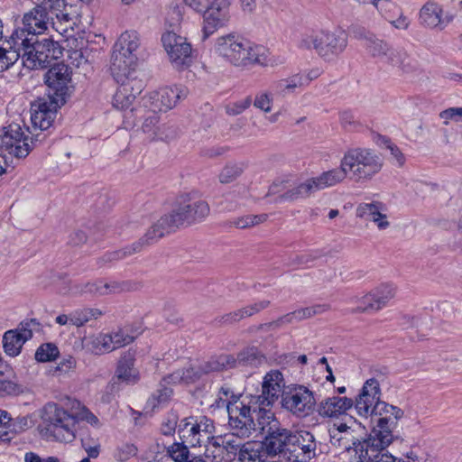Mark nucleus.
Returning a JSON list of instances; mask_svg holds the SVG:
<instances>
[{
    "mask_svg": "<svg viewBox=\"0 0 462 462\" xmlns=\"http://www.w3.org/2000/svg\"><path fill=\"white\" fill-rule=\"evenodd\" d=\"M71 6H68L65 0H38L37 5L23 17V27L15 29L13 32H23L21 38H38L50 24L53 15L60 21H70Z\"/></svg>",
    "mask_w": 462,
    "mask_h": 462,
    "instance_id": "nucleus-1",
    "label": "nucleus"
},
{
    "mask_svg": "<svg viewBox=\"0 0 462 462\" xmlns=\"http://www.w3.org/2000/svg\"><path fill=\"white\" fill-rule=\"evenodd\" d=\"M216 51L226 60L237 67H246L267 62V51L239 35L230 33L218 37Z\"/></svg>",
    "mask_w": 462,
    "mask_h": 462,
    "instance_id": "nucleus-2",
    "label": "nucleus"
},
{
    "mask_svg": "<svg viewBox=\"0 0 462 462\" xmlns=\"http://www.w3.org/2000/svg\"><path fill=\"white\" fill-rule=\"evenodd\" d=\"M23 32H14V40L16 45H22L23 66L28 69L47 68L53 60L60 59L63 48L51 38H21Z\"/></svg>",
    "mask_w": 462,
    "mask_h": 462,
    "instance_id": "nucleus-3",
    "label": "nucleus"
},
{
    "mask_svg": "<svg viewBox=\"0 0 462 462\" xmlns=\"http://www.w3.org/2000/svg\"><path fill=\"white\" fill-rule=\"evenodd\" d=\"M342 166L357 182L371 180L383 169V159L376 151L365 147H353L344 153Z\"/></svg>",
    "mask_w": 462,
    "mask_h": 462,
    "instance_id": "nucleus-4",
    "label": "nucleus"
},
{
    "mask_svg": "<svg viewBox=\"0 0 462 462\" xmlns=\"http://www.w3.org/2000/svg\"><path fill=\"white\" fill-rule=\"evenodd\" d=\"M140 47V37L135 31H125L116 42L113 53L111 72L116 81L129 78L137 64V50Z\"/></svg>",
    "mask_w": 462,
    "mask_h": 462,
    "instance_id": "nucleus-5",
    "label": "nucleus"
},
{
    "mask_svg": "<svg viewBox=\"0 0 462 462\" xmlns=\"http://www.w3.org/2000/svg\"><path fill=\"white\" fill-rule=\"evenodd\" d=\"M300 49L315 50L325 60L338 57L347 46V35L344 31L321 30L311 34H303L298 44Z\"/></svg>",
    "mask_w": 462,
    "mask_h": 462,
    "instance_id": "nucleus-6",
    "label": "nucleus"
},
{
    "mask_svg": "<svg viewBox=\"0 0 462 462\" xmlns=\"http://www.w3.org/2000/svg\"><path fill=\"white\" fill-rule=\"evenodd\" d=\"M43 430L47 438L60 442H71L75 439V416L54 402L47 403L42 412Z\"/></svg>",
    "mask_w": 462,
    "mask_h": 462,
    "instance_id": "nucleus-7",
    "label": "nucleus"
},
{
    "mask_svg": "<svg viewBox=\"0 0 462 462\" xmlns=\"http://www.w3.org/2000/svg\"><path fill=\"white\" fill-rule=\"evenodd\" d=\"M258 412V429L264 434V439L261 441V444L268 457L288 453V444L291 431L281 427L280 422L275 419L274 413L271 410L262 408Z\"/></svg>",
    "mask_w": 462,
    "mask_h": 462,
    "instance_id": "nucleus-8",
    "label": "nucleus"
},
{
    "mask_svg": "<svg viewBox=\"0 0 462 462\" xmlns=\"http://www.w3.org/2000/svg\"><path fill=\"white\" fill-rule=\"evenodd\" d=\"M44 139L45 135L42 133L29 137L19 124L12 123L0 130V151L23 159L28 156L36 143H42Z\"/></svg>",
    "mask_w": 462,
    "mask_h": 462,
    "instance_id": "nucleus-9",
    "label": "nucleus"
},
{
    "mask_svg": "<svg viewBox=\"0 0 462 462\" xmlns=\"http://www.w3.org/2000/svg\"><path fill=\"white\" fill-rule=\"evenodd\" d=\"M167 214L154 223L138 241L122 249L108 252L104 254L102 260L106 263L125 259L134 254L139 253L146 246L155 244L160 238L175 231V227Z\"/></svg>",
    "mask_w": 462,
    "mask_h": 462,
    "instance_id": "nucleus-10",
    "label": "nucleus"
},
{
    "mask_svg": "<svg viewBox=\"0 0 462 462\" xmlns=\"http://www.w3.org/2000/svg\"><path fill=\"white\" fill-rule=\"evenodd\" d=\"M254 402L245 403L244 401L228 408V425L239 439L249 438L258 429V411L262 409Z\"/></svg>",
    "mask_w": 462,
    "mask_h": 462,
    "instance_id": "nucleus-11",
    "label": "nucleus"
},
{
    "mask_svg": "<svg viewBox=\"0 0 462 462\" xmlns=\"http://www.w3.org/2000/svg\"><path fill=\"white\" fill-rule=\"evenodd\" d=\"M216 427L214 420L207 416L187 417L179 422V438L189 447H201L213 438Z\"/></svg>",
    "mask_w": 462,
    "mask_h": 462,
    "instance_id": "nucleus-12",
    "label": "nucleus"
},
{
    "mask_svg": "<svg viewBox=\"0 0 462 462\" xmlns=\"http://www.w3.org/2000/svg\"><path fill=\"white\" fill-rule=\"evenodd\" d=\"M209 206L202 199L183 197L176 203L172 210L167 214L175 229L183 225H192L203 221L209 214Z\"/></svg>",
    "mask_w": 462,
    "mask_h": 462,
    "instance_id": "nucleus-13",
    "label": "nucleus"
},
{
    "mask_svg": "<svg viewBox=\"0 0 462 462\" xmlns=\"http://www.w3.org/2000/svg\"><path fill=\"white\" fill-rule=\"evenodd\" d=\"M402 416V410L380 401L377 406L374 407V413L371 416L374 426L369 434L374 441L383 439L386 436L393 439V430L397 426L398 420Z\"/></svg>",
    "mask_w": 462,
    "mask_h": 462,
    "instance_id": "nucleus-14",
    "label": "nucleus"
},
{
    "mask_svg": "<svg viewBox=\"0 0 462 462\" xmlns=\"http://www.w3.org/2000/svg\"><path fill=\"white\" fill-rule=\"evenodd\" d=\"M188 94V88L181 85L164 87L144 96L142 98L143 106L153 114L166 112L173 108L178 102L185 99Z\"/></svg>",
    "mask_w": 462,
    "mask_h": 462,
    "instance_id": "nucleus-15",
    "label": "nucleus"
},
{
    "mask_svg": "<svg viewBox=\"0 0 462 462\" xmlns=\"http://www.w3.org/2000/svg\"><path fill=\"white\" fill-rule=\"evenodd\" d=\"M45 83L49 88V98L65 104L72 88L70 69L62 62L54 64L45 75Z\"/></svg>",
    "mask_w": 462,
    "mask_h": 462,
    "instance_id": "nucleus-16",
    "label": "nucleus"
},
{
    "mask_svg": "<svg viewBox=\"0 0 462 462\" xmlns=\"http://www.w3.org/2000/svg\"><path fill=\"white\" fill-rule=\"evenodd\" d=\"M316 400L313 393L307 387L298 385L282 395V406L298 418H305L315 408Z\"/></svg>",
    "mask_w": 462,
    "mask_h": 462,
    "instance_id": "nucleus-17",
    "label": "nucleus"
},
{
    "mask_svg": "<svg viewBox=\"0 0 462 462\" xmlns=\"http://www.w3.org/2000/svg\"><path fill=\"white\" fill-rule=\"evenodd\" d=\"M162 42L174 68L184 69L190 66L192 49L184 37L168 32L162 34Z\"/></svg>",
    "mask_w": 462,
    "mask_h": 462,
    "instance_id": "nucleus-18",
    "label": "nucleus"
},
{
    "mask_svg": "<svg viewBox=\"0 0 462 462\" xmlns=\"http://www.w3.org/2000/svg\"><path fill=\"white\" fill-rule=\"evenodd\" d=\"M289 459L297 462H308L317 454V442L313 434L307 430L291 432L289 439Z\"/></svg>",
    "mask_w": 462,
    "mask_h": 462,
    "instance_id": "nucleus-19",
    "label": "nucleus"
},
{
    "mask_svg": "<svg viewBox=\"0 0 462 462\" xmlns=\"http://www.w3.org/2000/svg\"><path fill=\"white\" fill-rule=\"evenodd\" d=\"M202 39L206 40L229 21V3L227 0H213L203 11Z\"/></svg>",
    "mask_w": 462,
    "mask_h": 462,
    "instance_id": "nucleus-20",
    "label": "nucleus"
},
{
    "mask_svg": "<svg viewBox=\"0 0 462 462\" xmlns=\"http://www.w3.org/2000/svg\"><path fill=\"white\" fill-rule=\"evenodd\" d=\"M285 386L282 374L278 370H272L267 373L262 383V394L257 396H252V400L254 404H258L260 407L272 406L279 397L285 392L283 388Z\"/></svg>",
    "mask_w": 462,
    "mask_h": 462,
    "instance_id": "nucleus-21",
    "label": "nucleus"
},
{
    "mask_svg": "<svg viewBox=\"0 0 462 462\" xmlns=\"http://www.w3.org/2000/svg\"><path fill=\"white\" fill-rule=\"evenodd\" d=\"M130 289L131 285L128 282H119L116 281L104 282L97 280L88 282L75 283L69 288L68 293L74 296H101L110 293H118L124 291H129Z\"/></svg>",
    "mask_w": 462,
    "mask_h": 462,
    "instance_id": "nucleus-22",
    "label": "nucleus"
},
{
    "mask_svg": "<svg viewBox=\"0 0 462 462\" xmlns=\"http://www.w3.org/2000/svg\"><path fill=\"white\" fill-rule=\"evenodd\" d=\"M63 105L54 98H49V100L39 99L31 108V120L33 128L35 130L40 129V133L46 136L42 132L51 126L56 117L57 109Z\"/></svg>",
    "mask_w": 462,
    "mask_h": 462,
    "instance_id": "nucleus-23",
    "label": "nucleus"
},
{
    "mask_svg": "<svg viewBox=\"0 0 462 462\" xmlns=\"http://www.w3.org/2000/svg\"><path fill=\"white\" fill-rule=\"evenodd\" d=\"M380 398L381 389L378 381L374 378L366 380L356 398L355 407L357 413L365 418L373 416L374 407L380 402Z\"/></svg>",
    "mask_w": 462,
    "mask_h": 462,
    "instance_id": "nucleus-24",
    "label": "nucleus"
},
{
    "mask_svg": "<svg viewBox=\"0 0 462 462\" xmlns=\"http://www.w3.org/2000/svg\"><path fill=\"white\" fill-rule=\"evenodd\" d=\"M394 296V288L391 284H382L361 299L358 311L379 310L386 306Z\"/></svg>",
    "mask_w": 462,
    "mask_h": 462,
    "instance_id": "nucleus-25",
    "label": "nucleus"
},
{
    "mask_svg": "<svg viewBox=\"0 0 462 462\" xmlns=\"http://www.w3.org/2000/svg\"><path fill=\"white\" fill-rule=\"evenodd\" d=\"M393 439L388 438V436L383 438V439H377L371 442L368 449L365 451V456L360 462H416L408 457V459L402 460L397 458L386 451V448L392 443Z\"/></svg>",
    "mask_w": 462,
    "mask_h": 462,
    "instance_id": "nucleus-26",
    "label": "nucleus"
},
{
    "mask_svg": "<svg viewBox=\"0 0 462 462\" xmlns=\"http://www.w3.org/2000/svg\"><path fill=\"white\" fill-rule=\"evenodd\" d=\"M329 437L332 446L346 451L353 450L357 456L359 461L362 460L363 457L365 456V451L369 448L366 446L370 445L371 442L374 441L370 434L365 439H358L354 434L346 435L341 433L329 435Z\"/></svg>",
    "mask_w": 462,
    "mask_h": 462,
    "instance_id": "nucleus-27",
    "label": "nucleus"
},
{
    "mask_svg": "<svg viewBox=\"0 0 462 462\" xmlns=\"http://www.w3.org/2000/svg\"><path fill=\"white\" fill-rule=\"evenodd\" d=\"M385 207L382 202L374 201L371 203H361L357 206L356 217L366 221L374 222L380 230L390 226L386 214L383 213Z\"/></svg>",
    "mask_w": 462,
    "mask_h": 462,
    "instance_id": "nucleus-28",
    "label": "nucleus"
},
{
    "mask_svg": "<svg viewBox=\"0 0 462 462\" xmlns=\"http://www.w3.org/2000/svg\"><path fill=\"white\" fill-rule=\"evenodd\" d=\"M134 339V336L130 335L128 329L125 328L108 334H101L96 338V342L100 346V351L111 352L131 344Z\"/></svg>",
    "mask_w": 462,
    "mask_h": 462,
    "instance_id": "nucleus-29",
    "label": "nucleus"
},
{
    "mask_svg": "<svg viewBox=\"0 0 462 462\" xmlns=\"http://www.w3.org/2000/svg\"><path fill=\"white\" fill-rule=\"evenodd\" d=\"M353 401L347 397L332 396L319 403V413L323 417H337L353 406Z\"/></svg>",
    "mask_w": 462,
    "mask_h": 462,
    "instance_id": "nucleus-30",
    "label": "nucleus"
},
{
    "mask_svg": "<svg viewBox=\"0 0 462 462\" xmlns=\"http://www.w3.org/2000/svg\"><path fill=\"white\" fill-rule=\"evenodd\" d=\"M123 78L122 80L117 81L121 86L117 88L113 97V105L118 109H127L131 106L136 97V94H140V88L134 93V82Z\"/></svg>",
    "mask_w": 462,
    "mask_h": 462,
    "instance_id": "nucleus-31",
    "label": "nucleus"
},
{
    "mask_svg": "<svg viewBox=\"0 0 462 462\" xmlns=\"http://www.w3.org/2000/svg\"><path fill=\"white\" fill-rule=\"evenodd\" d=\"M134 357L132 354L124 355L118 361L116 374L119 381L134 384L139 380V372L134 368Z\"/></svg>",
    "mask_w": 462,
    "mask_h": 462,
    "instance_id": "nucleus-32",
    "label": "nucleus"
},
{
    "mask_svg": "<svg viewBox=\"0 0 462 462\" xmlns=\"http://www.w3.org/2000/svg\"><path fill=\"white\" fill-rule=\"evenodd\" d=\"M347 176L346 168L342 166V161L340 162V167L329 170L322 172L317 177L311 178L316 191L324 189L326 188L332 187L341 181H343Z\"/></svg>",
    "mask_w": 462,
    "mask_h": 462,
    "instance_id": "nucleus-33",
    "label": "nucleus"
},
{
    "mask_svg": "<svg viewBox=\"0 0 462 462\" xmlns=\"http://www.w3.org/2000/svg\"><path fill=\"white\" fill-rule=\"evenodd\" d=\"M14 37V32L11 34L10 40L6 42L7 46L0 47V72L9 69L22 58V45H16Z\"/></svg>",
    "mask_w": 462,
    "mask_h": 462,
    "instance_id": "nucleus-34",
    "label": "nucleus"
},
{
    "mask_svg": "<svg viewBox=\"0 0 462 462\" xmlns=\"http://www.w3.org/2000/svg\"><path fill=\"white\" fill-rule=\"evenodd\" d=\"M268 458L261 442H245L237 457L238 462H265Z\"/></svg>",
    "mask_w": 462,
    "mask_h": 462,
    "instance_id": "nucleus-35",
    "label": "nucleus"
},
{
    "mask_svg": "<svg viewBox=\"0 0 462 462\" xmlns=\"http://www.w3.org/2000/svg\"><path fill=\"white\" fill-rule=\"evenodd\" d=\"M316 192L311 178L289 189L275 199V202L294 201L306 199Z\"/></svg>",
    "mask_w": 462,
    "mask_h": 462,
    "instance_id": "nucleus-36",
    "label": "nucleus"
},
{
    "mask_svg": "<svg viewBox=\"0 0 462 462\" xmlns=\"http://www.w3.org/2000/svg\"><path fill=\"white\" fill-rule=\"evenodd\" d=\"M442 14L443 10L440 5L435 2L429 1L420 11V23L429 28H439Z\"/></svg>",
    "mask_w": 462,
    "mask_h": 462,
    "instance_id": "nucleus-37",
    "label": "nucleus"
},
{
    "mask_svg": "<svg viewBox=\"0 0 462 462\" xmlns=\"http://www.w3.org/2000/svg\"><path fill=\"white\" fill-rule=\"evenodd\" d=\"M202 376V373L200 371L199 366L198 368L195 367H188L185 369H180L174 371L173 373L165 376L162 381L165 383H185L189 384L197 382Z\"/></svg>",
    "mask_w": 462,
    "mask_h": 462,
    "instance_id": "nucleus-38",
    "label": "nucleus"
},
{
    "mask_svg": "<svg viewBox=\"0 0 462 462\" xmlns=\"http://www.w3.org/2000/svg\"><path fill=\"white\" fill-rule=\"evenodd\" d=\"M240 367H258L265 360L264 356L256 346H247L237 353Z\"/></svg>",
    "mask_w": 462,
    "mask_h": 462,
    "instance_id": "nucleus-39",
    "label": "nucleus"
},
{
    "mask_svg": "<svg viewBox=\"0 0 462 462\" xmlns=\"http://www.w3.org/2000/svg\"><path fill=\"white\" fill-rule=\"evenodd\" d=\"M25 341L18 336L16 330H7L3 336L5 352L10 356H16L21 353Z\"/></svg>",
    "mask_w": 462,
    "mask_h": 462,
    "instance_id": "nucleus-40",
    "label": "nucleus"
},
{
    "mask_svg": "<svg viewBox=\"0 0 462 462\" xmlns=\"http://www.w3.org/2000/svg\"><path fill=\"white\" fill-rule=\"evenodd\" d=\"M313 316H315V311L311 310L310 307H306L282 316L278 319L269 323V327L279 328L283 324L300 321Z\"/></svg>",
    "mask_w": 462,
    "mask_h": 462,
    "instance_id": "nucleus-41",
    "label": "nucleus"
},
{
    "mask_svg": "<svg viewBox=\"0 0 462 462\" xmlns=\"http://www.w3.org/2000/svg\"><path fill=\"white\" fill-rule=\"evenodd\" d=\"M103 315L98 309L76 310L69 314V323L76 327H82L91 319H97Z\"/></svg>",
    "mask_w": 462,
    "mask_h": 462,
    "instance_id": "nucleus-42",
    "label": "nucleus"
},
{
    "mask_svg": "<svg viewBox=\"0 0 462 462\" xmlns=\"http://www.w3.org/2000/svg\"><path fill=\"white\" fill-rule=\"evenodd\" d=\"M300 87H303L300 74L280 79L273 84L274 90L282 95L292 93L297 88Z\"/></svg>",
    "mask_w": 462,
    "mask_h": 462,
    "instance_id": "nucleus-43",
    "label": "nucleus"
},
{
    "mask_svg": "<svg viewBox=\"0 0 462 462\" xmlns=\"http://www.w3.org/2000/svg\"><path fill=\"white\" fill-rule=\"evenodd\" d=\"M384 60L393 66L399 67L403 70H408L411 68L408 53L403 49H392L388 51Z\"/></svg>",
    "mask_w": 462,
    "mask_h": 462,
    "instance_id": "nucleus-44",
    "label": "nucleus"
},
{
    "mask_svg": "<svg viewBox=\"0 0 462 462\" xmlns=\"http://www.w3.org/2000/svg\"><path fill=\"white\" fill-rule=\"evenodd\" d=\"M188 444L180 440V442H174L167 448V455L174 462H189V450Z\"/></svg>",
    "mask_w": 462,
    "mask_h": 462,
    "instance_id": "nucleus-45",
    "label": "nucleus"
},
{
    "mask_svg": "<svg viewBox=\"0 0 462 462\" xmlns=\"http://www.w3.org/2000/svg\"><path fill=\"white\" fill-rule=\"evenodd\" d=\"M366 50L372 56L384 60L390 51V47L383 41L374 39L372 36L365 37Z\"/></svg>",
    "mask_w": 462,
    "mask_h": 462,
    "instance_id": "nucleus-46",
    "label": "nucleus"
},
{
    "mask_svg": "<svg viewBox=\"0 0 462 462\" xmlns=\"http://www.w3.org/2000/svg\"><path fill=\"white\" fill-rule=\"evenodd\" d=\"M60 355L58 346L53 343L42 344L35 352V359L45 363L55 360Z\"/></svg>",
    "mask_w": 462,
    "mask_h": 462,
    "instance_id": "nucleus-47",
    "label": "nucleus"
},
{
    "mask_svg": "<svg viewBox=\"0 0 462 462\" xmlns=\"http://www.w3.org/2000/svg\"><path fill=\"white\" fill-rule=\"evenodd\" d=\"M219 439L221 440L222 448L227 452V454L238 457L244 443L241 439L234 434L233 430H231L230 433L220 437Z\"/></svg>",
    "mask_w": 462,
    "mask_h": 462,
    "instance_id": "nucleus-48",
    "label": "nucleus"
},
{
    "mask_svg": "<svg viewBox=\"0 0 462 462\" xmlns=\"http://www.w3.org/2000/svg\"><path fill=\"white\" fill-rule=\"evenodd\" d=\"M40 329L41 323L36 319H29L23 320L14 330L26 342L32 337L34 331H39Z\"/></svg>",
    "mask_w": 462,
    "mask_h": 462,
    "instance_id": "nucleus-49",
    "label": "nucleus"
},
{
    "mask_svg": "<svg viewBox=\"0 0 462 462\" xmlns=\"http://www.w3.org/2000/svg\"><path fill=\"white\" fill-rule=\"evenodd\" d=\"M268 219L265 213L259 215H247L235 218L232 224L238 228H248L264 223Z\"/></svg>",
    "mask_w": 462,
    "mask_h": 462,
    "instance_id": "nucleus-50",
    "label": "nucleus"
},
{
    "mask_svg": "<svg viewBox=\"0 0 462 462\" xmlns=\"http://www.w3.org/2000/svg\"><path fill=\"white\" fill-rule=\"evenodd\" d=\"M243 172V167L240 164L231 163L224 167L219 174V181L226 184L234 181Z\"/></svg>",
    "mask_w": 462,
    "mask_h": 462,
    "instance_id": "nucleus-51",
    "label": "nucleus"
},
{
    "mask_svg": "<svg viewBox=\"0 0 462 462\" xmlns=\"http://www.w3.org/2000/svg\"><path fill=\"white\" fill-rule=\"evenodd\" d=\"M172 390L161 384V387L148 399V405L152 409L162 404H164L171 397Z\"/></svg>",
    "mask_w": 462,
    "mask_h": 462,
    "instance_id": "nucleus-52",
    "label": "nucleus"
},
{
    "mask_svg": "<svg viewBox=\"0 0 462 462\" xmlns=\"http://www.w3.org/2000/svg\"><path fill=\"white\" fill-rule=\"evenodd\" d=\"M15 378H0V395H15L22 392Z\"/></svg>",
    "mask_w": 462,
    "mask_h": 462,
    "instance_id": "nucleus-53",
    "label": "nucleus"
},
{
    "mask_svg": "<svg viewBox=\"0 0 462 462\" xmlns=\"http://www.w3.org/2000/svg\"><path fill=\"white\" fill-rule=\"evenodd\" d=\"M136 453L137 448L134 444L125 443L116 448L115 457L123 462L135 456Z\"/></svg>",
    "mask_w": 462,
    "mask_h": 462,
    "instance_id": "nucleus-54",
    "label": "nucleus"
},
{
    "mask_svg": "<svg viewBox=\"0 0 462 462\" xmlns=\"http://www.w3.org/2000/svg\"><path fill=\"white\" fill-rule=\"evenodd\" d=\"M218 356L222 371L240 367L238 364V356L232 354H221Z\"/></svg>",
    "mask_w": 462,
    "mask_h": 462,
    "instance_id": "nucleus-55",
    "label": "nucleus"
},
{
    "mask_svg": "<svg viewBox=\"0 0 462 462\" xmlns=\"http://www.w3.org/2000/svg\"><path fill=\"white\" fill-rule=\"evenodd\" d=\"M245 318L246 317L245 314L244 313V309L242 308L219 317L218 319H217V321L220 324L231 325L240 321Z\"/></svg>",
    "mask_w": 462,
    "mask_h": 462,
    "instance_id": "nucleus-56",
    "label": "nucleus"
},
{
    "mask_svg": "<svg viewBox=\"0 0 462 462\" xmlns=\"http://www.w3.org/2000/svg\"><path fill=\"white\" fill-rule=\"evenodd\" d=\"M251 102V97H247L245 99L231 103L226 106V113L232 116L239 115L250 106Z\"/></svg>",
    "mask_w": 462,
    "mask_h": 462,
    "instance_id": "nucleus-57",
    "label": "nucleus"
},
{
    "mask_svg": "<svg viewBox=\"0 0 462 462\" xmlns=\"http://www.w3.org/2000/svg\"><path fill=\"white\" fill-rule=\"evenodd\" d=\"M179 429L178 418L175 414H171L168 416L165 421L162 424V433L166 436H171L174 434L176 430Z\"/></svg>",
    "mask_w": 462,
    "mask_h": 462,
    "instance_id": "nucleus-58",
    "label": "nucleus"
},
{
    "mask_svg": "<svg viewBox=\"0 0 462 462\" xmlns=\"http://www.w3.org/2000/svg\"><path fill=\"white\" fill-rule=\"evenodd\" d=\"M199 368L202 375L222 371L218 356H213L209 360L200 364Z\"/></svg>",
    "mask_w": 462,
    "mask_h": 462,
    "instance_id": "nucleus-59",
    "label": "nucleus"
},
{
    "mask_svg": "<svg viewBox=\"0 0 462 462\" xmlns=\"http://www.w3.org/2000/svg\"><path fill=\"white\" fill-rule=\"evenodd\" d=\"M271 302L270 300H261L250 305H247L244 307V313L245 314V317H251L258 312H260L263 310L267 309L270 306Z\"/></svg>",
    "mask_w": 462,
    "mask_h": 462,
    "instance_id": "nucleus-60",
    "label": "nucleus"
},
{
    "mask_svg": "<svg viewBox=\"0 0 462 462\" xmlns=\"http://www.w3.org/2000/svg\"><path fill=\"white\" fill-rule=\"evenodd\" d=\"M254 105L264 112L271 111V98L268 94L262 93L255 97Z\"/></svg>",
    "mask_w": 462,
    "mask_h": 462,
    "instance_id": "nucleus-61",
    "label": "nucleus"
},
{
    "mask_svg": "<svg viewBox=\"0 0 462 462\" xmlns=\"http://www.w3.org/2000/svg\"><path fill=\"white\" fill-rule=\"evenodd\" d=\"M373 5L375 8L385 16V19L390 20L392 18L386 14V11L395 7L394 4L390 0H374Z\"/></svg>",
    "mask_w": 462,
    "mask_h": 462,
    "instance_id": "nucleus-62",
    "label": "nucleus"
},
{
    "mask_svg": "<svg viewBox=\"0 0 462 462\" xmlns=\"http://www.w3.org/2000/svg\"><path fill=\"white\" fill-rule=\"evenodd\" d=\"M76 363V359L73 356H68L63 357L58 364L57 370L61 373H68L69 370L75 368Z\"/></svg>",
    "mask_w": 462,
    "mask_h": 462,
    "instance_id": "nucleus-63",
    "label": "nucleus"
},
{
    "mask_svg": "<svg viewBox=\"0 0 462 462\" xmlns=\"http://www.w3.org/2000/svg\"><path fill=\"white\" fill-rule=\"evenodd\" d=\"M82 447L85 449V451L88 454L87 457L89 458H97L99 456L100 452V445L99 444H94L90 445L88 442V439H82Z\"/></svg>",
    "mask_w": 462,
    "mask_h": 462,
    "instance_id": "nucleus-64",
    "label": "nucleus"
}]
</instances>
